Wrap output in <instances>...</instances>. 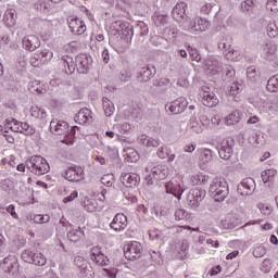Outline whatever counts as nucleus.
<instances>
[{
    "label": "nucleus",
    "mask_w": 278,
    "mask_h": 278,
    "mask_svg": "<svg viewBox=\"0 0 278 278\" xmlns=\"http://www.w3.org/2000/svg\"><path fill=\"white\" fill-rule=\"evenodd\" d=\"M188 51L193 62H201V54L199 53V50L189 46Z\"/></svg>",
    "instance_id": "obj_50"
},
{
    "label": "nucleus",
    "mask_w": 278,
    "mask_h": 278,
    "mask_svg": "<svg viewBox=\"0 0 278 278\" xmlns=\"http://www.w3.org/2000/svg\"><path fill=\"white\" fill-rule=\"evenodd\" d=\"M50 129H54V132L58 136H65V134H68V123L64 121H55L52 119L50 122Z\"/></svg>",
    "instance_id": "obj_19"
},
{
    "label": "nucleus",
    "mask_w": 278,
    "mask_h": 278,
    "mask_svg": "<svg viewBox=\"0 0 278 278\" xmlns=\"http://www.w3.org/2000/svg\"><path fill=\"white\" fill-rule=\"evenodd\" d=\"M62 176L67 179V181H83L84 179V169L79 166H71L65 169Z\"/></svg>",
    "instance_id": "obj_10"
},
{
    "label": "nucleus",
    "mask_w": 278,
    "mask_h": 278,
    "mask_svg": "<svg viewBox=\"0 0 278 278\" xmlns=\"http://www.w3.org/2000/svg\"><path fill=\"white\" fill-rule=\"evenodd\" d=\"M222 71L225 75V81H233V78L236 77V68H233V66L225 65Z\"/></svg>",
    "instance_id": "obj_29"
},
{
    "label": "nucleus",
    "mask_w": 278,
    "mask_h": 278,
    "mask_svg": "<svg viewBox=\"0 0 278 278\" xmlns=\"http://www.w3.org/2000/svg\"><path fill=\"white\" fill-rule=\"evenodd\" d=\"M40 55L41 60H43V62H47L48 60H51V58H53V52L45 49L40 51Z\"/></svg>",
    "instance_id": "obj_59"
},
{
    "label": "nucleus",
    "mask_w": 278,
    "mask_h": 278,
    "mask_svg": "<svg viewBox=\"0 0 278 278\" xmlns=\"http://www.w3.org/2000/svg\"><path fill=\"white\" fill-rule=\"evenodd\" d=\"M22 260L26 264H34L35 266H47V257L41 252L26 249L22 252Z\"/></svg>",
    "instance_id": "obj_3"
},
{
    "label": "nucleus",
    "mask_w": 278,
    "mask_h": 278,
    "mask_svg": "<svg viewBox=\"0 0 278 278\" xmlns=\"http://www.w3.org/2000/svg\"><path fill=\"white\" fill-rule=\"evenodd\" d=\"M153 86H156V88H164V86H170V80L161 78L160 80H154Z\"/></svg>",
    "instance_id": "obj_55"
},
{
    "label": "nucleus",
    "mask_w": 278,
    "mask_h": 278,
    "mask_svg": "<svg viewBox=\"0 0 278 278\" xmlns=\"http://www.w3.org/2000/svg\"><path fill=\"white\" fill-rule=\"evenodd\" d=\"M74 264H75V266H78L80 268V270H83L85 273H86V270L90 271V269H88V261L86 258H84V256H76L74 258Z\"/></svg>",
    "instance_id": "obj_35"
},
{
    "label": "nucleus",
    "mask_w": 278,
    "mask_h": 278,
    "mask_svg": "<svg viewBox=\"0 0 278 278\" xmlns=\"http://www.w3.org/2000/svg\"><path fill=\"white\" fill-rule=\"evenodd\" d=\"M165 191L167 194H173V197H176L178 201L181 200V194H184V188H181V185L174 184L173 181L165 184Z\"/></svg>",
    "instance_id": "obj_17"
},
{
    "label": "nucleus",
    "mask_w": 278,
    "mask_h": 278,
    "mask_svg": "<svg viewBox=\"0 0 278 278\" xmlns=\"http://www.w3.org/2000/svg\"><path fill=\"white\" fill-rule=\"evenodd\" d=\"M203 64L204 68H206V71H210L211 75H218V73L223 71L220 62H218V60H216V58L214 56H208L207 59H205Z\"/></svg>",
    "instance_id": "obj_14"
},
{
    "label": "nucleus",
    "mask_w": 278,
    "mask_h": 278,
    "mask_svg": "<svg viewBox=\"0 0 278 278\" xmlns=\"http://www.w3.org/2000/svg\"><path fill=\"white\" fill-rule=\"evenodd\" d=\"M263 51L264 60L267 62H274V60H277V45L266 43Z\"/></svg>",
    "instance_id": "obj_22"
},
{
    "label": "nucleus",
    "mask_w": 278,
    "mask_h": 278,
    "mask_svg": "<svg viewBox=\"0 0 278 278\" xmlns=\"http://www.w3.org/2000/svg\"><path fill=\"white\" fill-rule=\"evenodd\" d=\"M75 122L79 125H84L85 123H92V111L89 109H81L75 116Z\"/></svg>",
    "instance_id": "obj_25"
},
{
    "label": "nucleus",
    "mask_w": 278,
    "mask_h": 278,
    "mask_svg": "<svg viewBox=\"0 0 278 278\" xmlns=\"http://www.w3.org/2000/svg\"><path fill=\"white\" fill-rule=\"evenodd\" d=\"M237 191L241 197H249V194H253L255 191V180L251 177L244 178L241 184L238 185Z\"/></svg>",
    "instance_id": "obj_11"
},
{
    "label": "nucleus",
    "mask_w": 278,
    "mask_h": 278,
    "mask_svg": "<svg viewBox=\"0 0 278 278\" xmlns=\"http://www.w3.org/2000/svg\"><path fill=\"white\" fill-rule=\"evenodd\" d=\"M33 220L37 225H45V223H49V220H51V217L47 214L46 215H35Z\"/></svg>",
    "instance_id": "obj_49"
},
{
    "label": "nucleus",
    "mask_w": 278,
    "mask_h": 278,
    "mask_svg": "<svg viewBox=\"0 0 278 278\" xmlns=\"http://www.w3.org/2000/svg\"><path fill=\"white\" fill-rule=\"evenodd\" d=\"M186 8H188V4L186 2H178L173 11H172V16L176 23H179L180 25H186L189 21L188 14H186Z\"/></svg>",
    "instance_id": "obj_7"
},
{
    "label": "nucleus",
    "mask_w": 278,
    "mask_h": 278,
    "mask_svg": "<svg viewBox=\"0 0 278 278\" xmlns=\"http://www.w3.org/2000/svg\"><path fill=\"white\" fill-rule=\"evenodd\" d=\"M26 168L33 175H37L40 177L41 175H47L51 167L49 166V162H47V159L40 156V155H34L30 159L26 160Z\"/></svg>",
    "instance_id": "obj_1"
},
{
    "label": "nucleus",
    "mask_w": 278,
    "mask_h": 278,
    "mask_svg": "<svg viewBox=\"0 0 278 278\" xmlns=\"http://www.w3.org/2000/svg\"><path fill=\"white\" fill-rule=\"evenodd\" d=\"M247 77L252 84H255V81H257V70L255 68V66H250L247 68Z\"/></svg>",
    "instance_id": "obj_41"
},
{
    "label": "nucleus",
    "mask_w": 278,
    "mask_h": 278,
    "mask_svg": "<svg viewBox=\"0 0 278 278\" xmlns=\"http://www.w3.org/2000/svg\"><path fill=\"white\" fill-rule=\"evenodd\" d=\"M102 103H103V110H104V114L105 116H112V114H114V103L112 101H110V99H108L106 97L102 98Z\"/></svg>",
    "instance_id": "obj_30"
},
{
    "label": "nucleus",
    "mask_w": 278,
    "mask_h": 278,
    "mask_svg": "<svg viewBox=\"0 0 278 278\" xmlns=\"http://www.w3.org/2000/svg\"><path fill=\"white\" fill-rule=\"evenodd\" d=\"M70 242H79L84 238V231L81 228L73 229L67 232Z\"/></svg>",
    "instance_id": "obj_28"
},
{
    "label": "nucleus",
    "mask_w": 278,
    "mask_h": 278,
    "mask_svg": "<svg viewBox=\"0 0 278 278\" xmlns=\"http://www.w3.org/2000/svg\"><path fill=\"white\" fill-rule=\"evenodd\" d=\"M206 194L207 192L203 189H191L187 195V205H189L191 210H197L201 205L203 199H205Z\"/></svg>",
    "instance_id": "obj_5"
},
{
    "label": "nucleus",
    "mask_w": 278,
    "mask_h": 278,
    "mask_svg": "<svg viewBox=\"0 0 278 278\" xmlns=\"http://www.w3.org/2000/svg\"><path fill=\"white\" fill-rule=\"evenodd\" d=\"M238 55H240V52L238 50L230 49L228 53H226V58H228V60H236Z\"/></svg>",
    "instance_id": "obj_64"
},
{
    "label": "nucleus",
    "mask_w": 278,
    "mask_h": 278,
    "mask_svg": "<svg viewBox=\"0 0 278 278\" xmlns=\"http://www.w3.org/2000/svg\"><path fill=\"white\" fill-rule=\"evenodd\" d=\"M23 47L27 51H36V49L40 48V38L36 35H28L23 38Z\"/></svg>",
    "instance_id": "obj_16"
},
{
    "label": "nucleus",
    "mask_w": 278,
    "mask_h": 278,
    "mask_svg": "<svg viewBox=\"0 0 278 278\" xmlns=\"http://www.w3.org/2000/svg\"><path fill=\"white\" fill-rule=\"evenodd\" d=\"M62 62H63V66H65L66 75H73V73H75V70L77 68V66L75 65V62H73V58L63 56Z\"/></svg>",
    "instance_id": "obj_27"
},
{
    "label": "nucleus",
    "mask_w": 278,
    "mask_h": 278,
    "mask_svg": "<svg viewBox=\"0 0 278 278\" xmlns=\"http://www.w3.org/2000/svg\"><path fill=\"white\" fill-rule=\"evenodd\" d=\"M233 147H236V141L232 138L223 140L217 147L219 157L222 160H231V156L233 155Z\"/></svg>",
    "instance_id": "obj_8"
},
{
    "label": "nucleus",
    "mask_w": 278,
    "mask_h": 278,
    "mask_svg": "<svg viewBox=\"0 0 278 278\" xmlns=\"http://www.w3.org/2000/svg\"><path fill=\"white\" fill-rule=\"evenodd\" d=\"M10 45V35L5 33V30H0V46L8 47Z\"/></svg>",
    "instance_id": "obj_51"
},
{
    "label": "nucleus",
    "mask_w": 278,
    "mask_h": 278,
    "mask_svg": "<svg viewBox=\"0 0 278 278\" xmlns=\"http://www.w3.org/2000/svg\"><path fill=\"white\" fill-rule=\"evenodd\" d=\"M121 181L126 188H138L140 186V175L136 173H123Z\"/></svg>",
    "instance_id": "obj_12"
},
{
    "label": "nucleus",
    "mask_w": 278,
    "mask_h": 278,
    "mask_svg": "<svg viewBox=\"0 0 278 278\" xmlns=\"http://www.w3.org/2000/svg\"><path fill=\"white\" fill-rule=\"evenodd\" d=\"M188 108V100L184 97L177 98L176 100L168 102L165 105V111L169 112L174 116L177 114H184Z\"/></svg>",
    "instance_id": "obj_6"
},
{
    "label": "nucleus",
    "mask_w": 278,
    "mask_h": 278,
    "mask_svg": "<svg viewBox=\"0 0 278 278\" xmlns=\"http://www.w3.org/2000/svg\"><path fill=\"white\" fill-rule=\"evenodd\" d=\"M214 160V152L207 148L200 150V161L202 164H210Z\"/></svg>",
    "instance_id": "obj_26"
},
{
    "label": "nucleus",
    "mask_w": 278,
    "mask_h": 278,
    "mask_svg": "<svg viewBox=\"0 0 278 278\" xmlns=\"http://www.w3.org/2000/svg\"><path fill=\"white\" fill-rule=\"evenodd\" d=\"M28 89L30 92H36L37 94H45V92H47V90L40 86V80L29 83Z\"/></svg>",
    "instance_id": "obj_32"
},
{
    "label": "nucleus",
    "mask_w": 278,
    "mask_h": 278,
    "mask_svg": "<svg viewBox=\"0 0 278 278\" xmlns=\"http://www.w3.org/2000/svg\"><path fill=\"white\" fill-rule=\"evenodd\" d=\"M190 127L195 134H201V131H203V128L201 127V124L199 123L197 117L190 118Z\"/></svg>",
    "instance_id": "obj_46"
},
{
    "label": "nucleus",
    "mask_w": 278,
    "mask_h": 278,
    "mask_svg": "<svg viewBox=\"0 0 278 278\" xmlns=\"http://www.w3.org/2000/svg\"><path fill=\"white\" fill-rule=\"evenodd\" d=\"M79 23H81V21H79V18L77 17H70L67 20V25L72 31V34H75L79 27Z\"/></svg>",
    "instance_id": "obj_40"
},
{
    "label": "nucleus",
    "mask_w": 278,
    "mask_h": 278,
    "mask_svg": "<svg viewBox=\"0 0 278 278\" xmlns=\"http://www.w3.org/2000/svg\"><path fill=\"white\" fill-rule=\"evenodd\" d=\"M174 216H175V220H188L189 218L188 211L184 208L176 210Z\"/></svg>",
    "instance_id": "obj_42"
},
{
    "label": "nucleus",
    "mask_w": 278,
    "mask_h": 278,
    "mask_svg": "<svg viewBox=\"0 0 278 278\" xmlns=\"http://www.w3.org/2000/svg\"><path fill=\"white\" fill-rule=\"evenodd\" d=\"M31 116L34 118H39L40 121H42L47 116V111L42 108L35 106L31 109Z\"/></svg>",
    "instance_id": "obj_36"
},
{
    "label": "nucleus",
    "mask_w": 278,
    "mask_h": 278,
    "mask_svg": "<svg viewBox=\"0 0 278 278\" xmlns=\"http://www.w3.org/2000/svg\"><path fill=\"white\" fill-rule=\"evenodd\" d=\"M75 66L80 75H86L90 71V66H92V58L88 56V54H78L75 58Z\"/></svg>",
    "instance_id": "obj_9"
},
{
    "label": "nucleus",
    "mask_w": 278,
    "mask_h": 278,
    "mask_svg": "<svg viewBox=\"0 0 278 278\" xmlns=\"http://www.w3.org/2000/svg\"><path fill=\"white\" fill-rule=\"evenodd\" d=\"M111 229L114 231H125L127 229V216L122 213H117L110 224Z\"/></svg>",
    "instance_id": "obj_13"
},
{
    "label": "nucleus",
    "mask_w": 278,
    "mask_h": 278,
    "mask_svg": "<svg viewBox=\"0 0 278 278\" xmlns=\"http://www.w3.org/2000/svg\"><path fill=\"white\" fill-rule=\"evenodd\" d=\"M85 33H86V23L80 21L79 26L76 29V31L74 33V35L75 36H81V34H85Z\"/></svg>",
    "instance_id": "obj_63"
},
{
    "label": "nucleus",
    "mask_w": 278,
    "mask_h": 278,
    "mask_svg": "<svg viewBox=\"0 0 278 278\" xmlns=\"http://www.w3.org/2000/svg\"><path fill=\"white\" fill-rule=\"evenodd\" d=\"M266 89L269 92H278V83L273 76L268 79Z\"/></svg>",
    "instance_id": "obj_45"
},
{
    "label": "nucleus",
    "mask_w": 278,
    "mask_h": 278,
    "mask_svg": "<svg viewBox=\"0 0 278 278\" xmlns=\"http://www.w3.org/2000/svg\"><path fill=\"white\" fill-rule=\"evenodd\" d=\"M79 197V192L77 190L73 191L70 195L64 198L63 203H71V201H75Z\"/></svg>",
    "instance_id": "obj_61"
},
{
    "label": "nucleus",
    "mask_w": 278,
    "mask_h": 278,
    "mask_svg": "<svg viewBox=\"0 0 278 278\" xmlns=\"http://www.w3.org/2000/svg\"><path fill=\"white\" fill-rule=\"evenodd\" d=\"M152 20L154 21V24L156 25V27H160V25H167L168 15L160 14L156 12L152 16Z\"/></svg>",
    "instance_id": "obj_33"
},
{
    "label": "nucleus",
    "mask_w": 278,
    "mask_h": 278,
    "mask_svg": "<svg viewBox=\"0 0 278 278\" xmlns=\"http://www.w3.org/2000/svg\"><path fill=\"white\" fill-rule=\"evenodd\" d=\"M126 156H127V160L128 162H138L139 160V155H138V151L129 148L127 151H126Z\"/></svg>",
    "instance_id": "obj_47"
},
{
    "label": "nucleus",
    "mask_w": 278,
    "mask_h": 278,
    "mask_svg": "<svg viewBox=\"0 0 278 278\" xmlns=\"http://www.w3.org/2000/svg\"><path fill=\"white\" fill-rule=\"evenodd\" d=\"M261 177L264 184H268V181H273V175H270V169L262 172Z\"/></svg>",
    "instance_id": "obj_60"
},
{
    "label": "nucleus",
    "mask_w": 278,
    "mask_h": 278,
    "mask_svg": "<svg viewBox=\"0 0 278 278\" xmlns=\"http://www.w3.org/2000/svg\"><path fill=\"white\" fill-rule=\"evenodd\" d=\"M195 23H198V30L199 31H207L210 27V21L203 17H195Z\"/></svg>",
    "instance_id": "obj_39"
},
{
    "label": "nucleus",
    "mask_w": 278,
    "mask_h": 278,
    "mask_svg": "<svg viewBox=\"0 0 278 278\" xmlns=\"http://www.w3.org/2000/svg\"><path fill=\"white\" fill-rule=\"evenodd\" d=\"M18 266V263L16 262V256L9 255L3 258V261L0 263V268L4 270V273L14 274V270H16V267Z\"/></svg>",
    "instance_id": "obj_15"
},
{
    "label": "nucleus",
    "mask_w": 278,
    "mask_h": 278,
    "mask_svg": "<svg viewBox=\"0 0 278 278\" xmlns=\"http://www.w3.org/2000/svg\"><path fill=\"white\" fill-rule=\"evenodd\" d=\"M182 27L186 31H199V24L197 23V17L193 20H188L187 23L182 24Z\"/></svg>",
    "instance_id": "obj_34"
},
{
    "label": "nucleus",
    "mask_w": 278,
    "mask_h": 278,
    "mask_svg": "<svg viewBox=\"0 0 278 278\" xmlns=\"http://www.w3.org/2000/svg\"><path fill=\"white\" fill-rule=\"evenodd\" d=\"M138 141H139V144H142L143 147H148L149 149H157V147H160L162 142L160 139H154L147 135L139 136Z\"/></svg>",
    "instance_id": "obj_24"
},
{
    "label": "nucleus",
    "mask_w": 278,
    "mask_h": 278,
    "mask_svg": "<svg viewBox=\"0 0 278 278\" xmlns=\"http://www.w3.org/2000/svg\"><path fill=\"white\" fill-rule=\"evenodd\" d=\"M257 207L264 216H270L273 214V206L264 203L257 204Z\"/></svg>",
    "instance_id": "obj_43"
},
{
    "label": "nucleus",
    "mask_w": 278,
    "mask_h": 278,
    "mask_svg": "<svg viewBox=\"0 0 278 278\" xmlns=\"http://www.w3.org/2000/svg\"><path fill=\"white\" fill-rule=\"evenodd\" d=\"M114 182V175L113 174H105L101 178V184L106 186V188H112V184Z\"/></svg>",
    "instance_id": "obj_48"
},
{
    "label": "nucleus",
    "mask_w": 278,
    "mask_h": 278,
    "mask_svg": "<svg viewBox=\"0 0 278 278\" xmlns=\"http://www.w3.org/2000/svg\"><path fill=\"white\" fill-rule=\"evenodd\" d=\"M106 257L108 256H105V254H103V252H102V253L98 254V256H93V258H91V260H92V262H96V264H99V266H104Z\"/></svg>",
    "instance_id": "obj_54"
},
{
    "label": "nucleus",
    "mask_w": 278,
    "mask_h": 278,
    "mask_svg": "<svg viewBox=\"0 0 278 278\" xmlns=\"http://www.w3.org/2000/svg\"><path fill=\"white\" fill-rule=\"evenodd\" d=\"M202 177H203V174H201V173L192 175L191 176L192 185L193 186H199V185L203 184L202 180H201Z\"/></svg>",
    "instance_id": "obj_58"
},
{
    "label": "nucleus",
    "mask_w": 278,
    "mask_h": 278,
    "mask_svg": "<svg viewBox=\"0 0 278 278\" xmlns=\"http://www.w3.org/2000/svg\"><path fill=\"white\" fill-rule=\"evenodd\" d=\"M201 97H202V103L206 108H216V105L220 103V100L216 98V94H214V92L205 91V92H202Z\"/></svg>",
    "instance_id": "obj_20"
},
{
    "label": "nucleus",
    "mask_w": 278,
    "mask_h": 278,
    "mask_svg": "<svg viewBox=\"0 0 278 278\" xmlns=\"http://www.w3.org/2000/svg\"><path fill=\"white\" fill-rule=\"evenodd\" d=\"M266 253V248L260 245V247H256L254 250H253V255L254 257H264Z\"/></svg>",
    "instance_id": "obj_57"
},
{
    "label": "nucleus",
    "mask_w": 278,
    "mask_h": 278,
    "mask_svg": "<svg viewBox=\"0 0 278 278\" xmlns=\"http://www.w3.org/2000/svg\"><path fill=\"white\" fill-rule=\"evenodd\" d=\"M21 129L23 131V134H25V136H34L35 130L34 129H29V124L27 123H21Z\"/></svg>",
    "instance_id": "obj_53"
},
{
    "label": "nucleus",
    "mask_w": 278,
    "mask_h": 278,
    "mask_svg": "<svg viewBox=\"0 0 278 278\" xmlns=\"http://www.w3.org/2000/svg\"><path fill=\"white\" fill-rule=\"evenodd\" d=\"M155 73H157L155 66L148 65L139 71L138 77L141 79V81H151V79L155 77Z\"/></svg>",
    "instance_id": "obj_18"
},
{
    "label": "nucleus",
    "mask_w": 278,
    "mask_h": 278,
    "mask_svg": "<svg viewBox=\"0 0 278 278\" xmlns=\"http://www.w3.org/2000/svg\"><path fill=\"white\" fill-rule=\"evenodd\" d=\"M267 36H269L270 38H277L278 36V27L277 24L275 23H269L267 25Z\"/></svg>",
    "instance_id": "obj_44"
},
{
    "label": "nucleus",
    "mask_w": 278,
    "mask_h": 278,
    "mask_svg": "<svg viewBox=\"0 0 278 278\" xmlns=\"http://www.w3.org/2000/svg\"><path fill=\"white\" fill-rule=\"evenodd\" d=\"M118 31L122 33V36L124 37V40L126 42H129L131 38H134V26L127 22H119L118 24Z\"/></svg>",
    "instance_id": "obj_23"
},
{
    "label": "nucleus",
    "mask_w": 278,
    "mask_h": 278,
    "mask_svg": "<svg viewBox=\"0 0 278 278\" xmlns=\"http://www.w3.org/2000/svg\"><path fill=\"white\" fill-rule=\"evenodd\" d=\"M266 8L271 12H278V0H268L266 3Z\"/></svg>",
    "instance_id": "obj_56"
},
{
    "label": "nucleus",
    "mask_w": 278,
    "mask_h": 278,
    "mask_svg": "<svg viewBox=\"0 0 278 278\" xmlns=\"http://www.w3.org/2000/svg\"><path fill=\"white\" fill-rule=\"evenodd\" d=\"M113 129H116V131H118V134H121V135H125V134H127V131L131 130V125L129 123L125 122L123 124L114 125Z\"/></svg>",
    "instance_id": "obj_37"
},
{
    "label": "nucleus",
    "mask_w": 278,
    "mask_h": 278,
    "mask_svg": "<svg viewBox=\"0 0 278 278\" xmlns=\"http://www.w3.org/2000/svg\"><path fill=\"white\" fill-rule=\"evenodd\" d=\"M100 253H103V252H101V247L97 245V247L91 248V250H90L91 260H94V257L100 255Z\"/></svg>",
    "instance_id": "obj_62"
},
{
    "label": "nucleus",
    "mask_w": 278,
    "mask_h": 278,
    "mask_svg": "<svg viewBox=\"0 0 278 278\" xmlns=\"http://www.w3.org/2000/svg\"><path fill=\"white\" fill-rule=\"evenodd\" d=\"M7 20L10 21L11 25L16 23V10L10 9L5 12Z\"/></svg>",
    "instance_id": "obj_52"
},
{
    "label": "nucleus",
    "mask_w": 278,
    "mask_h": 278,
    "mask_svg": "<svg viewBox=\"0 0 278 278\" xmlns=\"http://www.w3.org/2000/svg\"><path fill=\"white\" fill-rule=\"evenodd\" d=\"M241 12L244 14H251L255 10V2L253 0L242 1L240 4Z\"/></svg>",
    "instance_id": "obj_31"
},
{
    "label": "nucleus",
    "mask_w": 278,
    "mask_h": 278,
    "mask_svg": "<svg viewBox=\"0 0 278 278\" xmlns=\"http://www.w3.org/2000/svg\"><path fill=\"white\" fill-rule=\"evenodd\" d=\"M208 192L217 203H220V201L229 195V186L223 178H214Z\"/></svg>",
    "instance_id": "obj_2"
},
{
    "label": "nucleus",
    "mask_w": 278,
    "mask_h": 278,
    "mask_svg": "<svg viewBox=\"0 0 278 278\" xmlns=\"http://www.w3.org/2000/svg\"><path fill=\"white\" fill-rule=\"evenodd\" d=\"M227 125H236V123H240V112L233 111L226 118Z\"/></svg>",
    "instance_id": "obj_38"
},
{
    "label": "nucleus",
    "mask_w": 278,
    "mask_h": 278,
    "mask_svg": "<svg viewBox=\"0 0 278 278\" xmlns=\"http://www.w3.org/2000/svg\"><path fill=\"white\" fill-rule=\"evenodd\" d=\"M151 175L155 181H162V179L168 177V167L166 165H156L151 168Z\"/></svg>",
    "instance_id": "obj_21"
},
{
    "label": "nucleus",
    "mask_w": 278,
    "mask_h": 278,
    "mask_svg": "<svg viewBox=\"0 0 278 278\" xmlns=\"http://www.w3.org/2000/svg\"><path fill=\"white\" fill-rule=\"evenodd\" d=\"M124 255L129 262H136L142 257V244L132 241L124 247Z\"/></svg>",
    "instance_id": "obj_4"
}]
</instances>
